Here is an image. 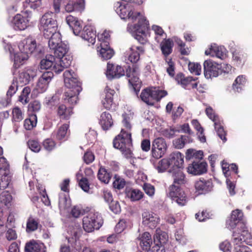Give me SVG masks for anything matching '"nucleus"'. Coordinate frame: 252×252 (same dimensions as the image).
<instances>
[{"mask_svg": "<svg viewBox=\"0 0 252 252\" xmlns=\"http://www.w3.org/2000/svg\"><path fill=\"white\" fill-rule=\"evenodd\" d=\"M126 73V76L128 79L129 83L136 89L141 83L139 76V68L137 65H132V67L128 66L125 71L121 65L113 64L108 62L107 65L106 75L108 79H119L124 76Z\"/></svg>", "mask_w": 252, "mask_h": 252, "instance_id": "1", "label": "nucleus"}, {"mask_svg": "<svg viewBox=\"0 0 252 252\" xmlns=\"http://www.w3.org/2000/svg\"><path fill=\"white\" fill-rule=\"evenodd\" d=\"M63 77L67 90L63 95V99L65 103L75 105L78 100V95L82 91L81 83L79 81L75 72L70 70H66L64 72Z\"/></svg>", "mask_w": 252, "mask_h": 252, "instance_id": "2", "label": "nucleus"}, {"mask_svg": "<svg viewBox=\"0 0 252 252\" xmlns=\"http://www.w3.org/2000/svg\"><path fill=\"white\" fill-rule=\"evenodd\" d=\"M132 141L131 132L122 129L120 133L113 139V147L119 149L126 158L129 159L133 155Z\"/></svg>", "mask_w": 252, "mask_h": 252, "instance_id": "3", "label": "nucleus"}, {"mask_svg": "<svg viewBox=\"0 0 252 252\" xmlns=\"http://www.w3.org/2000/svg\"><path fill=\"white\" fill-rule=\"evenodd\" d=\"M63 57L58 59L54 54L51 53L47 55L45 59L40 62V68L41 69H48L51 68L57 74L61 73L64 68L69 67L71 63L70 57Z\"/></svg>", "mask_w": 252, "mask_h": 252, "instance_id": "4", "label": "nucleus"}, {"mask_svg": "<svg viewBox=\"0 0 252 252\" xmlns=\"http://www.w3.org/2000/svg\"><path fill=\"white\" fill-rule=\"evenodd\" d=\"M48 46L51 53L54 54L58 59L67 57L66 54L68 47L62 42L61 34L59 32H55L49 38Z\"/></svg>", "mask_w": 252, "mask_h": 252, "instance_id": "5", "label": "nucleus"}, {"mask_svg": "<svg viewBox=\"0 0 252 252\" xmlns=\"http://www.w3.org/2000/svg\"><path fill=\"white\" fill-rule=\"evenodd\" d=\"M165 90H160L156 88L150 87L143 90L140 95L141 100L149 105L153 106L156 102L167 95Z\"/></svg>", "mask_w": 252, "mask_h": 252, "instance_id": "6", "label": "nucleus"}, {"mask_svg": "<svg viewBox=\"0 0 252 252\" xmlns=\"http://www.w3.org/2000/svg\"><path fill=\"white\" fill-rule=\"evenodd\" d=\"M102 223V218L98 212H91L83 219V227L87 232H93L95 229H99Z\"/></svg>", "mask_w": 252, "mask_h": 252, "instance_id": "7", "label": "nucleus"}, {"mask_svg": "<svg viewBox=\"0 0 252 252\" xmlns=\"http://www.w3.org/2000/svg\"><path fill=\"white\" fill-rule=\"evenodd\" d=\"M167 150V144L165 139L162 137L156 138L152 142L151 156L156 159L163 156Z\"/></svg>", "mask_w": 252, "mask_h": 252, "instance_id": "8", "label": "nucleus"}, {"mask_svg": "<svg viewBox=\"0 0 252 252\" xmlns=\"http://www.w3.org/2000/svg\"><path fill=\"white\" fill-rule=\"evenodd\" d=\"M155 246L152 248L153 252H165L164 245L168 240V234L160 228H157L154 237Z\"/></svg>", "mask_w": 252, "mask_h": 252, "instance_id": "9", "label": "nucleus"}, {"mask_svg": "<svg viewBox=\"0 0 252 252\" xmlns=\"http://www.w3.org/2000/svg\"><path fill=\"white\" fill-rule=\"evenodd\" d=\"M169 196L180 206H184L187 202V197L180 186L171 185L169 187Z\"/></svg>", "mask_w": 252, "mask_h": 252, "instance_id": "10", "label": "nucleus"}, {"mask_svg": "<svg viewBox=\"0 0 252 252\" xmlns=\"http://www.w3.org/2000/svg\"><path fill=\"white\" fill-rule=\"evenodd\" d=\"M232 242L235 246L243 245L245 244L251 246L252 245V236L248 231L243 230L240 232L239 230H235L233 232Z\"/></svg>", "mask_w": 252, "mask_h": 252, "instance_id": "11", "label": "nucleus"}, {"mask_svg": "<svg viewBox=\"0 0 252 252\" xmlns=\"http://www.w3.org/2000/svg\"><path fill=\"white\" fill-rule=\"evenodd\" d=\"M5 49L6 51H8L10 57L14 62L13 67L15 69L19 68L24 63V62L29 58V56L23 52L21 51L20 53H15L14 49L10 44H6L5 46Z\"/></svg>", "mask_w": 252, "mask_h": 252, "instance_id": "12", "label": "nucleus"}, {"mask_svg": "<svg viewBox=\"0 0 252 252\" xmlns=\"http://www.w3.org/2000/svg\"><path fill=\"white\" fill-rule=\"evenodd\" d=\"M204 74L205 77L209 79L212 77H217L219 74H221L220 66L219 63L211 60H206L204 63Z\"/></svg>", "mask_w": 252, "mask_h": 252, "instance_id": "13", "label": "nucleus"}, {"mask_svg": "<svg viewBox=\"0 0 252 252\" xmlns=\"http://www.w3.org/2000/svg\"><path fill=\"white\" fill-rule=\"evenodd\" d=\"M174 79L178 84L180 85L185 89H195L198 85V83L195 82L197 78L195 79L191 76L186 77L182 72L177 73L174 77Z\"/></svg>", "mask_w": 252, "mask_h": 252, "instance_id": "14", "label": "nucleus"}, {"mask_svg": "<svg viewBox=\"0 0 252 252\" xmlns=\"http://www.w3.org/2000/svg\"><path fill=\"white\" fill-rule=\"evenodd\" d=\"M207 163L202 160H193L187 168L189 174L194 175H201L207 171Z\"/></svg>", "mask_w": 252, "mask_h": 252, "instance_id": "15", "label": "nucleus"}, {"mask_svg": "<svg viewBox=\"0 0 252 252\" xmlns=\"http://www.w3.org/2000/svg\"><path fill=\"white\" fill-rule=\"evenodd\" d=\"M48 28L52 31L57 30L56 15L52 12L45 13L40 20L39 28L45 29V28L48 29Z\"/></svg>", "mask_w": 252, "mask_h": 252, "instance_id": "16", "label": "nucleus"}, {"mask_svg": "<svg viewBox=\"0 0 252 252\" xmlns=\"http://www.w3.org/2000/svg\"><path fill=\"white\" fill-rule=\"evenodd\" d=\"M54 76L52 71H46L39 78L36 86V90L39 93H42L46 91L49 83Z\"/></svg>", "mask_w": 252, "mask_h": 252, "instance_id": "17", "label": "nucleus"}, {"mask_svg": "<svg viewBox=\"0 0 252 252\" xmlns=\"http://www.w3.org/2000/svg\"><path fill=\"white\" fill-rule=\"evenodd\" d=\"M194 188L197 195L206 194L212 190L213 183L211 180L201 178L195 182Z\"/></svg>", "mask_w": 252, "mask_h": 252, "instance_id": "18", "label": "nucleus"}, {"mask_svg": "<svg viewBox=\"0 0 252 252\" xmlns=\"http://www.w3.org/2000/svg\"><path fill=\"white\" fill-rule=\"evenodd\" d=\"M114 90L111 89L107 86L104 90L103 93L102 94V104L103 106L107 110H110L114 104L113 101V97L115 94Z\"/></svg>", "mask_w": 252, "mask_h": 252, "instance_id": "19", "label": "nucleus"}, {"mask_svg": "<svg viewBox=\"0 0 252 252\" xmlns=\"http://www.w3.org/2000/svg\"><path fill=\"white\" fill-rule=\"evenodd\" d=\"M72 106H67L64 104H59L57 106L56 113L61 121L69 120L73 114Z\"/></svg>", "mask_w": 252, "mask_h": 252, "instance_id": "20", "label": "nucleus"}, {"mask_svg": "<svg viewBox=\"0 0 252 252\" xmlns=\"http://www.w3.org/2000/svg\"><path fill=\"white\" fill-rule=\"evenodd\" d=\"M36 47V42L35 39L31 37L24 39L19 45V48L21 52L27 54H32L33 52Z\"/></svg>", "mask_w": 252, "mask_h": 252, "instance_id": "21", "label": "nucleus"}, {"mask_svg": "<svg viewBox=\"0 0 252 252\" xmlns=\"http://www.w3.org/2000/svg\"><path fill=\"white\" fill-rule=\"evenodd\" d=\"M29 23L28 17H24L20 14H17L12 21L13 28L16 31L25 30L29 26Z\"/></svg>", "mask_w": 252, "mask_h": 252, "instance_id": "22", "label": "nucleus"}, {"mask_svg": "<svg viewBox=\"0 0 252 252\" xmlns=\"http://www.w3.org/2000/svg\"><path fill=\"white\" fill-rule=\"evenodd\" d=\"M46 247L42 242L32 239L26 243L25 252H46Z\"/></svg>", "mask_w": 252, "mask_h": 252, "instance_id": "23", "label": "nucleus"}, {"mask_svg": "<svg viewBox=\"0 0 252 252\" xmlns=\"http://www.w3.org/2000/svg\"><path fill=\"white\" fill-rule=\"evenodd\" d=\"M142 216L144 224L151 229L155 228L159 220L158 215L153 212H144Z\"/></svg>", "mask_w": 252, "mask_h": 252, "instance_id": "24", "label": "nucleus"}, {"mask_svg": "<svg viewBox=\"0 0 252 252\" xmlns=\"http://www.w3.org/2000/svg\"><path fill=\"white\" fill-rule=\"evenodd\" d=\"M85 0H76L75 1L69 0L64 5V9L67 12H71L74 11L81 12L85 9Z\"/></svg>", "mask_w": 252, "mask_h": 252, "instance_id": "25", "label": "nucleus"}, {"mask_svg": "<svg viewBox=\"0 0 252 252\" xmlns=\"http://www.w3.org/2000/svg\"><path fill=\"white\" fill-rule=\"evenodd\" d=\"M149 28V21L145 17H142L139 19L137 24L134 25H128L127 29L128 31H138L139 32L144 33Z\"/></svg>", "mask_w": 252, "mask_h": 252, "instance_id": "26", "label": "nucleus"}, {"mask_svg": "<svg viewBox=\"0 0 252 252\" xmlns=\"http://www.w3.org/2000/svg\"><path fill=\"white\" fill-rule=\"evenodd\" d=\"M80 36L92 44H94L95 42L96 32L90 26H86L84 27Z\"/></svg>", "mask_w": 252, "mask_h": 252, "instance_id": "27", "label": "nucleus"}, {"mask_svg": "<svg viewBox=\"0 0 252 252\" xmlns=\"http://www.w3.org/2000/svg\"><path fill=\"white\" fill-rule=\"evenodd\" d=\"M170 165L175 169H181L184 164V156L180 152H174L168 158Z\"/></svg>", "mask_w": 252, "mask_h": 252, "instance_id": "28", "label": "nucleus"}, {"mask_svg": "<svg viewBox=\"0 0 252 252\" xmlns=\"http://www.w3.org/2000/svg\"><path fill=\"white\" fill-rule=\"evenodd\" d=\"M243 212L238 209L233 211L231 217L226 222V225L230 229H234L237 224L242 220Z\"/></svg>", "mask_w": 252, "mask_h": 252, "instance_id": "29", "label": "nucleus"}, {"mask_svg": "<svg viewBox=\"0 0 252 252\" xmlns=\"http://www.w3.org/2000/svg\"><path fill=\"white\" fill-rule=\"evenodd\" d=\"M69 125L68 124H64L62 125L57 131H54L51 136L55 138L57 140L60 141H64L68 138L67 130L69 128Z\"/></svg>", "mask_w": 252, "mask_h": 252, "instance_id": "30", "label": "nucleus"}, {"mask_svg": "<svg viewBox=\"0 0 252 252\" xmlns=\"http://www.w3.org/2000/svg\"><path fill=\"white\" fill-rule=\"evenodd\" d=\"M131 53L129 55L128 60L132 63L133 65L137 63L140 59V54H144L145 50L143 46H138L134 45H132L130 48ZM138 66V65L136 64Z\"/></svg>", "mask_w": 252, "mask_h": 252, "instance_id": "31", "label": "nucleus"}, {"mask_svg": "<svg viewBox=\"0 0 252 252\" xmlns=\"http://www.w3.org/2000/svg\"><path fill=\"white\" fill-rule=\"evenodd\" d=\"M99 124L103 130L109 129L113 125L111 115L107 112H103L99 119Z\"/></svg>", "mask_w": 252, "mask_h": 252, "instance_id": "32", "label": "nucleus"}, {"mask_svg": "<svg viewBox=\"0 0 252 252\" xmlns=\"http://www.w3.org/2000/svg\"><path fill=\"white\" fill-rule=\"evenodd\" d=\"M139 245L143 250L148 251L151 249L153 241L151 234L148 232H145L139 237Z\"/></svg>", "mask_w": 252, "mask_h": 252, "instance_id": "33", "label": "nucleus"}, {"mask_svg": "<svg viewBox=\"0 0 252 252\" xmlns=\"http://www.w3.org/2000/svg\"><path fill=\"white\" fill-rule=\"evenodd\" d=\"M173 184L181 186L186 183V176L181 169H174L172 174Z\"/></svg>", "mask_w": 252, "mask_h": 252, "instance_id": "34", "label": "nucleus"}, {"mask_svg": "<svg viewBox=\"0 0 252 252\" xmlns=\"http://www.w3.org/2000/svg\"><path fill=\"white\" fill-rule=\"evenodd\" d=\"M150 161L153 163L154 167L158 173L165 172L170 166H171L168 158H164L158 161H155L151 159Z\"/></svg>", "mask_w": 252, "mask_h": 252, "instance_id": "35", "label": "nucleus"}, {"mask_svg": "<svg viewBox=\"0 0 252 252\" xmlns=\"http://www.w3.org/2000/svg\"><path fill=\"white\" fill-rule=\"evenodd\" d=\"M98 179L105 184H108L112 178L111 172L104 166L101 165L97 175Z\"/></svg>", "mask_w": 252, "mask_h": 252, "instance_id": "36", "label": "nucleus"}, {"mask_svg": "<svg viewBox=\"0 0 252 252\" xmlns=\"http://www.w3.org/2000/svg\"><path fill=\"white\" fill-rule=\"evenodd\" d=\"M173 45V42L170 38L165 39L161 42L160 49L165 59L168 58V55L172 53Z\"/></svg>", "mask_w": 252, "mask_h": 252, "instance_id": "37", "label": "nucleus"}, {"mask_svg": "<svg viewBox=\"0 0 252 252\" xmlns=\"http://www.w3.org/2000/svg\"><path fill=\"white\" fill-rule=\"evenodd\" d=\"M18 90V85L17 82H13L9 87L7 92V98L3 102V99L0 101V104L3 107H6L10 102V98L16 93Z\"/></svg>", "mask_w": 252, "mask_h": 252, "instance_id": "38", "label": "nucleus"}, {"mask_svg": "<svg viewBox=\"0 0 252 252\" xmlns=\"http://www.w3.org/2000/svg\"><path fill=\"white\" fill-rule=\"evenodd\" d=\"M39 225V219L30 216L27 220L26 232L30 233L36 230L38 228Z\"/></svg>", "mask_w": 252, "mask_h": 252, "instance_id": "39", "label": "nucleus"}, {"mask_svg": "<svg viewBox=\"0 0 252 252\" xmlns=\"http://www.w3.org/2000/svg\"><path fill=\"white\" fill-rule=\"evenodd\" d=\"M126 196L131 201H138L144 196V193L137 189H126Z\"/></svg>", "mask_w": 252, "mask_h": 252, "instance_id": "40", "label": "nucleus"}, {"mask_svg": "<svg viewBox=\"0 0 252 252\" xmlns=\"http://www.w3.org/2000/svg\"><path fill=\"white\" fill-rule=\"evenodd\" d=\"M35 76L34 72L30 69L21 72L19 75V80L20 82L27 84L29 83L31 78Z\"/></svg>", "mask_w": 252, "mask_h": 252, "instance_id": "41", "label": "nucleus"}, {"mask_svg": "<svg viewBox=\"0 0 252 252\" xmlns=\"http://www.w3.org/2000/svg\"><path fill=\"white\" fill-rule=\"evenodd\" d=\"M193 141V139L189 136L181 135L180 138L176 139L173 142V145L176 149H182L183 148L186 143H191Z\"/></svg>", "mask_w": 252, "mask_h": 252, "instance_id": "42", "label": "nucleus"}, {"mask_svg": "<svg viewBox=\"0 0 252 252\" xmlns=\"http://www.w3.org/2000/svg\"><path fill=\"white\" fill-rule=\"evenodd\" d=\"M99 55L102 59L105 60L110 59L114 54V52L109 45L100 47L99 50Z\"/></svg>", "mask_w": 252, "mask_h": 252, "instance_id": "43", "label": "nucleus"}, {"mask_svg": "<svg viewBox=\"0 0 252 252\" xmlns=\"http://www.w3.org/2000/svg\"><path fill=\"white\" fill-rule=\"evenodd\" d=\"M191 123L193 127L197 131V134L198 135L199 140L201 142H205L206 137L204 133V129L201 126L198 121L196 119H193L191 121Z\"/></svg>", "mask_w": 252, "mask_h": 252, "instance_id": "44", "label": "nucleus"}, {"mask_svg": "<svg viewBox=\"0 0 252 252\" xmlns=\"http://www.w3.org/2000/svg\"><path fill=\"white\" fill-rule=\"evenodd\" d=\"M224 50V48L221 47L211 46L210 48V52L208 53V51H206L205 54L206 55L211 54L212 53L214 54L217 58L223 59L226 57V54Z\"/></svg>", "mask_w": 252, "mask_h": 252, "instance_id": "45", "label": "nucleus"}, {"mask_svg": "<svg viewBox=\"0 0 252 252\" xmlns=\"http://www.w3.org/2000/svg\"><path fill=\"white\" fill-rule=\"evenodd\" d=\"M37 124V116L35 114H31L29 118L24 121V126L27 130H32Z\"/></svg>", "mask_w": 252, "mask_h": 252, "instance_id": "46", "label": "nucleus"}, {"mask_svg": "<svg viewBox=\"0 0 252 252\" xmlns=\"http://www.w3.org/2000/svg\"><path fill=\"white\" fill-rule=\"evenodd\" d=\"M97 38L98 40L100 42V47L109 45L110 40V31L105 30L102 33H98L97 35Z\"/></svg>", "mask_w": 252, "mask_h": 252, "instance_id": "47", "label": "nucleus"}, {"mask_svg": "<svg viewBox=\"0 0 252 252\" xmlns=\"http://www.w3.org/2000/svg\"><path fill=\"white\" fill-rule=\"evenodd\" d=\"M232 58L236 64L240 65L246 61L247 56L242 51L235 50L232 53Z\"/></svg>", "mask_w": 252, "mask_h": 252, "instance_id": "48", "label": "nucleus"}, {"mask_svg": "<svg viewBox=\"0 0 252 252\" xmlns=\"http://www.w3.org/2000/svg\"><path fill=\"white\" fill-rule=\"evenodd\" d=\"M56 141L51 138L45 139L42 142V146L44 150L50 152L54 150L56 147Z\"/></svg>", "mask_w": 252, "mask_h": 252, "instance_id": "49", "label": "nucleus"}, {"mask_svg": "<svg viewBox=\"0 0 252 252\" xmlns=\"http://www.w3.org/2000/svg\"><path fill=\"white\" fill-rule=\"evenodd\" d=\"M12 200V195L8 191L4 190L0 193V201L5 206H10Z\"/></svg>", "mask_w": 252, "mask_h": 252, "instance_id": "50", "label": "nucleus"}, {"mask_svg": "<svg viewBox=\"0 0 252 252\" xmlns=\"http://www.w3.org/2000/svg\"><path fill=\"white\" fill-rule=\"evenodd\" d=\"M214 126L218 136L223 142H225L227 140L226 137V132L224 130L223 126L221 125L219 121L215 122Z\"/></svg>", "mask_w": 252, "mask_h": 252, "instance_id": "51", "label": "nucleus"}, {"mask_svg": "<svg viewBox=\"0 0 252 252\" xmlns=\"http://www.w3.org/2000/svg\"><path fill=\"white\" fill-rule=\"evenodd\" d=\"M31 92V88L29 87H25L21 95L19 96V101L23 104H26L29 102V95Z\"/></svg>", "mask_w": 252, "mask_h": 252, "instance_id": "52", "label": "nucleus"}, {"mask_svg": "<svg viewBox=\"0 0 252 252\" xmlns=\"http://www.w3.org/2000/svg\"><path fill=\"white\" fill-rule=\"evenodd\" d=\"M114 180L113 182V186L114 188L121 190L123 189L126 185L125 180L119 176L118 175H115L114 177Z\"/></svg>", "mask_w": 252, "mask_h": 252, "instance_id": "53", "label": "nucleus"}, {"mask_svg": "<svg viewBox=\"0 0 252 252\" xmlns=\"http://www.w3.org/2000/svg\"><path fill=\"white\" fill-rule=\"evenodd\" d=\"M165 62L168 66L166 68V72L171 77H174L175 76V64L172 61V58L164 59Z\"/></svg>", "mask_w": 252, "mask_h": 252, "instance_id": "54", "label": "nucleus"}, {"mask_svg": "<svg viewBox=\"0 0 252 252\" xmlns=\"http://www.w3.org/2000/svg\"><path fill=\"white\" fill-rule=\"evenodd\" d=\"M42 0H26L24 5L33 10L38 9L42 5Z\"/></svg>", "mask_w": 252, "mask_h": 252, "instance_id": "55", "label": "nucleus"}, {"mask_svg": "<svg viewBox=\"0 0 252 252\" xmlns=\"http://www.w3.org/2000/svg\"><path fill=\"white\" fill-rule=\"evenodd\" d=\"M27 145L28 147L33 152H39L41 148V146L37 140L30 139L28 142Z\"/></svg>", "mask_w": 252, "mask_h": 252, "instance_id": "56", "label": "nucleus"}, {"mask_svg": "<svg viewBox=\"0 0 252 252\" xmlns=\"http://www.w3.org/2000/svg\"><path fill=\"white\" fill-rule=\"evenodd\" d=\"M188 68L189 71L196 75L200 74L201 72V66L198 63L189 62L188 64Z\"/></svg>", "mask_w": 252, "mask_h": 252, "instance_id": "57", "label": "nucleus"}, {"mask_svg": "<svg viewBox=\"0 0 252 252\" xmlns=\"http://www.w3.org/2000/svg\"><path fill=\"white\" fill-rule=\"evenodd\" d=\"M9 164L4 157H0V172L3 170V175H8L9 172Z\"/></svg>", "mask_w": 252, "mask_h": 252, "instance_id": "58", "label": "nucleus"}, {"mask_svg": "<svg viewBox=\"0 0 252 252\" xmlns=\"http://www.w3.org/2000/svg\"><path fill=\"white\" fill-rule=\"evenodd\" d=\"M23 114L20 108L16 107L12 110V119L15 122H20L23 119Z\"/></svg>", "mask_w": 252, "mask_h": 252, "instance_id": "59", "label": "nucleus"}, {"mask_svg": "<svg viewBox=\"0 0 252 252\" xmlns=\"http://www.w3.org/2000/svg\"><path fill=\"white\" fill-rule=\"evenodd\" d=\"M131 30H130L131 32H135L134 37L141 44L144 45L147 42L146 32L144 33H141L138 31H131Z\"/></svg>", "mask_w": 252, "mask_h": 252, "instance_id": "60", "label": "nucleus"}, {"mask_svg": "<svg viewBox=\"0 0 252 252\" xmlns=\"http://www.w3.org/2000/svg\"><path fill=\"white\" fill-rule=\"evenodd\" d=\"M143 189L145 192L150 197H153L155 194V187L149 183H144L143 185Z\"/></svg>", "mask_w": 252, "mask_h": 252, "instance_id": "61", "label": "nucleus"}, {"mask_svg": "<svg viewBox=\"0 0 252 252\" xmlns=\"http://www.w3.org/2000/svg\"><path fill=\"white\" fill-rule=\"evenodd\" d=\"M41 108V104L38 100H34L29 104V111L34 113L38 112Z\"/></svg>", "mask_w": 252, "mask_h": 252, "instance_id": "62", "label": "nucleus"}, {"mask_svg": "<svg viewBox=\"0 0 252 252\" xmlns=\"http://www.w3.org/2000/svg\"><path fill=\"white\" fill-rule=\"evenodd\" d=\"M94 158L95 157L94 153L90 150H87L84 155V161L87 164L92 163L94 161Z\"/></svg>", "mask_w": 252, "mask_h": 252, "instance_id": "63", "label": "nucleus"}, {"mask_svg": "<svg viewBox=\"0 0 252 252\" xmlns=\"http://www.w3.org/2000/svg\"><path fill=\"white\" fill-rule=\"evenodd\" d=\"M205 112L209 119L212 120L214 123H215V122L219 121L218 116L215 114L214 110L211 107L209 106L207 107L205 110Z\"/></svg>", "mask_w": 252, "mask_h": 252, "instance_id": "64", "label": "nucleus"}]
</instances>
